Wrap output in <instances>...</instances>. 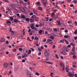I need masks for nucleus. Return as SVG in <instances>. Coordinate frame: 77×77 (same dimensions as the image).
Returning <instances> with one entry per match:
<instances>
[{
    "mask_svg": "<svg viewBox=\"0 0 77 77\" xmlns=\"http://www.w3.org/2000/svg\"><path fill=\"white\" fill-rule=\"evenodd\" d=\"M75 25L76 26H77V21H75Z\"/></svg>",
    "mask_w": 77,
    "mask_h": 77,
    "instance_id": "nucleus-58",
    "label": "nucleus"
},
{
    "mask_svg": "<svg viewBox=\"0 0 77 77\" xmlns=\"http://www.w3.org/2000/svg\"><path fill=\"white\" fill-rule=\"evenodd\" d=\"M70 45H72V46H73V47H75V44H74V43H73V42H72L70 43Z\"/></svg>",
    "mask_w": 77,
    "mask_h": 77,
    "instance_id": "nucleus-29",
    "label": "nucleus"
},
{
    "mask_svg": "<svg viewBox=\"0 0 77 77\" xmlns=\"http://www.w3.org/2000/svg\"><path fill=\"white\" fill-rule=\"evenodd\" d=\"M35 74L37 75H38V76L39 75V73H38V72L35 73Z\"/></svg>",
    "mask_w": 77,
    "mask_h": 77,
    "instance_id": "nucleus-51",
    "label": "nucleus"
},
{
    "mask_svg": "<svg viewBox=\"0 0 77 77\" xmlns=\"http://www.w3.org/2000/svg\"><path fill=\"white\" fill-rule=\"evenodd\" d=\"M26 20L27 21H30V19L29 18H26Z\"/></svg>",
    "mask_w": 77,
    "mask_h": 77,
    "instance_id": "nucleus-44",
    "label": "nucleus"
},
{
    "mask_svg": "<svg viewBox=\"0 0 77 77\" xmlns=\"http://www.w3.org/2000/svg\"><path fill=\"white\" fill-rule=\"evenodd\" d=\"M4 2H9V1L8 0H3Z\"/></svg>",
    "mask_w": 77,
    "mask_h": 77,
    "instance_id": "nucleus-52",
    "label": "nucleus"
},
{
    "mask_svg": "<svg viewBox=\"0 0 77 77\" xmlns=\"http://www.w3.org/2000/svg\"><path fill=\"white\" fill-rule=\"evenodd\" d=\"M66 72H69V68L67 67L66 68Z\"/></svg>",
    "mask_w": 77,
    "mask_h": 77,
    "instance_id": "nucleus-26",
    "label": "nucleus"
},
{
    "mask_svg": "<svg viewBox=\"0 0 77 77\" xmlns=\"http://www.w3.org/2000/svg\"><path fill=\"white\" fill-rule=\"evenodd\" d=\"M66 50H67V47H63V48L62 49V51H66Z\"/></svg>",
    "mask_w": 77,
    "mask_h": 77,
    "instance_id": "nucleus-8",
    "label": "nucleus"
},
{
    "mask_svg": "<svg viewBox=\"0 0 77 77\" xmlns=\"http://www.w3.org/2000/svg\"><path fill=\"white\" fill-rule=\"evenodd\" d=\"M38 9L39 10V11H43V9L41 7H38Z\"/></svg>",
    "mask_w": 77,
    "mask_h": 77,
    "instance_id": "nucleus-17",
    "label": "nucleus"
},
{
    "mask_svg": "<svg viewBox=\"0 0 77 77\" xmlns=\"http://www.w3.org/2000/svg\"><path fill=\"white\" fill-rule=\"evenodd\" d=\"M11 7H12V8H15V5H13V4H11Z\"/></svg>",
    "mask_w": 77,
    "mask_h": 77,
    "instance_id": "nucleus-22",
    "label": "nucleus"
},
{
    "mask_svg": "<svg viewBox=\"0 0 77 77\" xmlns=\"http://www.w3.org/2000/svg\"><path fill=\"white\" fill-rule=\"evenodd\" d=\"M61 54L64 56H66L68 54L67 52H65V51H63L61 52Z\"/></svg>",
    "mask_w": 77,
    "mask_h": 77,
    "instance_id": "nucleus-2",
    "label": "nucleus"
},
{
    "mask_svg": "<svg viewBox=\"0 0 77 77\" xmlns=\"http://www.w3.org/2000/svg\"><path fill=\"white\" fill-rule=\"evenodd\" d=\"M17 50L15 48L13 49V52H16Z\"/></svg>",
    "mask_w": 77,
    "mask_h": 77,
    "instance_id": "nucleus-33",
    "label": "nucleus"
},
{
    "mask_svg": "<svg viewBox=\"0 0 77 77\" xmlns=\"http://www.w3.org/2000/svg\"><path fill=\"white\" fill-rule=\"evenodd\" d=\"M45 62H46V63H48V64H53V62H46V61H45Z\"/></svg>",
    "mask_w": 77,
    "mask_h": 77,
    "instance_id": "nucleus-19",
    "label": "nucleus"
},
{
    "mask_svg": "<svg viewBox=\"0 0 77 77\" xmlns=\"http://www.w3.org/2000/svg\"><path fill=\"white\" fill-rule=\"evenodd\" d=\"M67 1V2L69 3L71 2V0H66Z\"/></svg>",
    "mask_w": 77,
    "mask_h": 77,
    "instance_id": "nucleus-56",
    "label": "nucleus"
},
{
    "mask_svg": "<svg viewBox=\"0 0 77 77\" xmlns=\"http://www.w3.org/2000/svg\"><path fill=\"white\" fill-rule=\"evenodd\" d=\"M30 50H31L32 52H33L34 51H35V49H34L32 48H30Z\"/></svg>",
    "mask_w": 77,
    "mask_h": 77,
    "instance_id": "nucleus-38",
    "label": "nucleus"
},
{
    "mask_svg": "<svg viewBox=\"0 0 77 77\" xmlns=\"http://www.w3.org/2000/svg\"><path fill=\"white\" fill-rule=\"evenodd\" d=\"M57 22H58L57 23V26H60L61 25V23H60V21H57Z\"/></svg>",
    "mask_w": 77,
    "mask_h": 77,
    "instance_id": "nucleus-10",
    "label": "nucleus"
},
{
    "mask_svg": "<svg viewBox=\"0 0 77 77\" xmlns=\"http://www.w3.org/2000/svg\"><path fill=\"white\" fill-rule=\"evenodd\" d=\"M48 53L47 52V51L46 50H45L44 52V54H47Z\"/></svg>",
    "mask_w": 77,
    "mask_h": 77,
    "instance_id": "nucleus-36",
    "label": "nucleus"
},
{
    "mask_svg": "<svg viewBox=\"0 0 77 77\" xmlns=\"http://www.w3.org/2000/svg\"><path fill=\"white\" fill-rule=\"evenodd\" d=\"M47 3V2L45 0V2H43V4L44 5L46 6Z\"/></svg>",
    "mask_w": 77,
    "mask_h": 77,
    "instance_id": "nucleus-14",
    "label": "nucleus"
},
{
    "mask_svg": "<svg viewBox=\"0 0 77 77\" xmlns=\"http://www.w3.org/2000/svg\"><path fill=\"white\" fill-rule=\"evenodd\" d=\"M64 38H68L67 37V35H64Z\"/></svg>",
    "mask_w": 77,
    "mask_h": 77,
    "instance_id": "nucleus-63",
    "label": "nucleus"
},
{
    "mask_svg": "<svg viewBox=\"0 0 77 77\" xmlns=\"http://www.w3.org/2000/svg\"><path fill=\"white\" fill-rule=\"evenodd\" d=\"M36 27H39V25L36 24L35 26Z\"/></svg>",
    "mask_w": 77,
    "mask_h": 77,
    "instance_id": "nucleus-49",
    "label": "nucleus"
},
{
    "mask_svg": "<svg viewBox=\"0 0 77 77\" xmlns=\"http://www.w3.org/2000/svg\"><path fill=\"white\" fill-rule=\"evenodd\" d=\"M74 33L75 34H77V31L76 30V31H75L74 32Z\"/></svg>",
    "mask_w": 77,
    "mask_h": 77,
    "instance_id": "nucleus-64",
    "label": "nucleus"
},
{
    "mask_svg": "<svg viewBox=\"0 0 77 77\" xmlns=\"http://www.w3.org/2000/svg\"><path fill=\"white\" fill-rule=\"evenodd\" d=\"M34 30H36V31H38V28L35 27V28Z\"/></svg>",
    "mask_w": 77,
    "mask_h": 77,
    "instance_id": "nucleus-59",
    "label": "nucleus"
},
{
    "mask_svg": "<svg viewBox=\"0 0 77 77\" xmlns=\"http://www.w3.org/2000/svg\"><path fill=\"white\" fill-rule=\"evenodd\" d=\"M33 13L35 14V15H38V13H37V12L36 11V10L35 9H33Z\"/></svg>",
    "mask_w": 77,
    "mask_h": 77,
    "instance_id": "nucleus-12",
    "label": "nucleus"
},
{
    "mask_svg": "<svg viewBox=\"0 0 77 77\" xmlns=\"http://www.w3.org/2000/svg\"><path fill=\"white\" fill-rule=\"evenodd\" d=\"M18 58L19 59H20L21 58V56H18Z\"/></svg>",
    "mask_w": 77,
    "mask_h": 77,
    "instance_id": "nucleus-55",
    "label": "nucleus"
},
{
    "mask_svg": "<svg viewBox=\"0 0 77 77\" xmlns=\"http://www.w3.org/2000/svg\"><path fill=\"white\" fill-rule=\"evenodd\" d=\"M32 18L34 19L35 18V21L37 22L39 21V17H36L35 15L32 16Z\"/></svg>",
    "mask_w": 77,
    "mask_h": 77,
    "instance_id": "nucleus-1",
    "label": "nucleus"
},
{
    "mask_svg": "<svg viewBox=\"0 0 77 77\" xmlns=\"http://www.w3.org/2000/svg\"><path fill=\"white\" fill-rule=\"evenodd\" d=\"M38 51H42V50L40 48H38Z\"/></svg>",
    "mask_w": 77,
    "mask_h": 77,
    "instance_id": "nucleus-47",
    "label": "nucleus"
},
{
    "mask_svg": "<svg viewBox=\"0 0 77 77\" xmlns=\"http://www.w3.org/2000/svg\"><path fill=\"white\" fill-rule=\"evenodd\" d=\"M50 38L52 39H54V37L53 36H51L50 37Z\"/></svg>",
    "mask_w": 77,
    "mask_h": 77,
    "instance_id": "nucleus-31",
    "label": "nucleus"
},
{
    "mask_svg": "<svg viewBox=\"0 0 77 77\" xmlns=\"http://www.w3.org/2000/svg\"><path fill=\"white\" fill-rule=\"evenodd\" d=\"M58 15H55L54 16V17H56L57 18V17H58V16L59 17V16H60V15H59V13H58Z\"/></svg>",
    "mask_w": 77,
    "mask_h": 77,
    "instance_id": "nucleus-21",
    "label": "nucleus"
},
{
    "mask_svg": "<svg viewBox=\"0 0 77 77\" xmlns=\"http://www.w3.org/2000/svg\"><path fill=\"white\" fill-rule=\"evenodd\" d=\"M46 41L47 39H46V38H43V42H46Z\"/></svg>",
    "mask_w": 77,
    "mask_h": 77,
    "instance_id": "nucleus-32",
    "label": "nucleus"
},
{
    "mask_svg": "<svg viewBox=\"0 0 77 77\" xmlns=\"http://www.w3.org/2000/svg\"><path fill=\"white\" fill-rule=\"evenodd\" d=\"M56 5L54 6L55 8H59V6H57V3H56Z\"/></svg>",
    "mask_w": 77,
    "mask_h": 77,
    "instance_id": "nucleus-28",
    "label": "nucleus"
},
{
    "mask_svg": "<svg viewBox=\"0 0 77 77\" xmlns=\"http://www.w3.org/2000/svg\"><path fill=\"white\" fill-rule=\"evenodd\" d=\"M67 48H70L71 47V45H69L67 46Z\"/></svg>",
    "mask_w": 77,
    "mask_h": 77,
    "instance_id": "nucleus-57",
    "label": "nucleus"
},
{
    "mask_svg": "<svg viewBox=\"0 0 77 77\" xmlns=\"http://www.w3.org/2000/svg\"><path fill=\"white\" fill-rule=\"evenodd\" d=\"M19 51H23V49H22V48H20L19 49Z\"/></svg>",
    "mask_w": 77,
    "mask_h": 77,
    "instance_id": "nucleus-35",
    "label": "nucleus"
},
{
    "mask_svg": "<svg viewBox=\"0 0 77 77\" xmlns=\"http://www.w3.org/2000/svg\"><path fill=\"white\" fill-rule=\"evenodd\" d=\"M70 6V7H74V5H73V4H71Z\"/></svg>",
    "mask_w": 77,
    "mask_h": 77,
    "instance_id": "nucleus-60",
    "label": "nucleus"
},
{
    "mask_svg": "<svg viewBox=\"0 0 77 77\" xmlns=\"http://www.w3.org/2000/svg\"><path fill=\"white\" fill-rule=\"evenodd\" d=\"M58 36H59L60 37H62V35L60 34V33H58Z\"/></svg>",
    "mask_w": 77,
    "mask_h": 77,
    "instance_id": "nucleus-46",
    "label": "nucleus"
},
{
    "mask_svg": "<svg viewBox=\"0 0 77 77\" xmlns=\"http://www.w3.org/2000/svg\"><path fill=\"white\" fill-rule=\"evenodd\" d=\"M43 30H40L39 31V35H42V33Z\"/></svg>",
    "mask_w": 77,
    "mask_h": 77,
    "instance_id": "nucleus-13",
    "label": "nucleus"
},
{
    "mask_svg": "<svg viewBox=\"0 0 77 77\" xmlns=\"http://www.w3.org/2000/svg\"><path fill=\"white\" fill-rule=\"evenodd\" d=\"M34 39L35 40H39V38L37 37H35Z\"/></svg>",
    "mask_w": 77,
    "mask_h": 77,
    "instance_id": "nucleus-42",
    "label": "nucleus"
},
{
    "mask_svg": "<svg viewBox=\"0 0 77 77\" xmlns=\"http://www.w3.org/2000/svg\"><path fill=\"white\" fill-rule=\"evenodd\" d=\"M31 29H33V30H34V29H35V27H34V26L33 25L31 26Z\"/></svg>",
    "mask_w": 77,
    "mask_h": 77,
    "instance_id": "nucleus-24",
    "label": "nucleus"
},
{
    "mask_svg": "<svg viewBox=\"0 0 77 77\" xmlns=\"http://www.w3.org/2000/svg\"><path fill=\"white\" fill-rule=\"evenodd\" d=\"M65 42H66V44H69V42H68V41H67V40H65Z\"/></svg>",
    "mask_w": 77,
    "mask_h": 77,
    "instance_id": "nucleus-37",
    "label": "nucleus"
},
{
    "mask_svg": "<svg viewBox=\"0 0 77 77\" xmlns=\"http://www.w3.org/2000/svg\"><path fill=\"white\" fill-rule=\"evenodd\" d=\"M11 35L12 36H13V37H15V36H16V34H15V33H12L11 34Z\"/></svg>",
    "mask_w": 77,
    "mask_h": 77,
    "instance_id": "nucleus-15",
    "label": "nucleus"
},
{
    "mask_svg": "<svg viewBox=\"0 0 77 77\" xmlns=\"http://www.w3.org/2000/svg\"><path fill=\"white\" fill-rule=\"evenodd\" d=\"M13 3L14 4V5H18V2L17 1H14L13 2Z\"/></svg>",
    "mask_w": 77,
    "mask_h": 77,
    "instance_id": "nucleus-11",
    "label": "nucleus"
},
{
    "mask_svg": "<svg viewBox=\"0 0 77 77\" xmlns=\"http://www.w3.org/2000/svg\"><path fill=\"white\" fill-rule=\"evenodd\" d=\"M52 41V40H51V39H48V42H51Z\"/></svg>",
    "mask_w": 77,
    "mask_h": 77,
    "instance_id": "nucleus-40",
    "label": "nucleus"
},
{
    "mask_svg": "<svg viewBox=\"0 0 77 77\" xmlns=\"http://www.w3.org/2000/svg\"><path fill=\"white\" fill-rule=\"evenodd\" d=\"M41 54V52H39L38 54V56H40Z\"/></svg>",
    "mask_w": 77,
    "mask_h": 77,
    "instance_id": "nucleus-54",
    "label": "nucleus"
},
{
    "mask_svg": "<svg viewBox=\"0 0 77 77\" xmlns=\"http://www.w3.org/2000/svg\"><path fill=\"white\" fill-rule=\"evenodd\" d=\"M69 75L70 77H72V76H73V74L71 73H70L69 74Z\"/></svg>",
    "mask_w": 77,
    "mask_h": 77,
    "instance_id": "nucleus-39",
    "label": "nucleus"
},
{
    "mask_svg": "<svg viewBox=\"0 0 77 77\" xmlns=\"http://www.w3.org/2000/svg\"><path fill=\"white\" fill-rule=\"evenodd\" d=\"M4 66L5 68H7L8 66V63L7 62H5L4 64Z\"/></svg>",
    "mask_w": 77,
    "mask_h": 77,
    "instance_id": "nucleus-3",
    "label": "nucleus"
},
{
    "mask_svg": "<svg viewBox=\"0 0 77 77\" xmlns=\"http://www.w3.org/2000/svg\"><path fill=\"white\" fill-rule=\"evenodd\" d=\"M9 41H6V44H9Z\"/></svg>",
    "mask_w": 77,
    "mask_h": 77,
    "instance_id": "nucleus-45",
    "label": "nucleus"
},
{
    "mask_svg": "<svg viewBox=\"0 0 77 77\" xmlns=\"http://www.w3.org/2000/svg\"><path fill=\"white\" fill-rule=\"evenodd\" d=\"M10 19L11 21L14 20V18L13 17H10Z\"/></svg>",
    "mask_w": 77,
    "mask_h": 77,
    "instance_id": "nucleus-53",
    "label": "nucleus"
},
{
    "mask_svg": "<svg viewBox=\"0 0 77 77\" xmlns=\"http://www.w3.org/2000/svg\"><path fill=\"white\" fill-rule=\"evenodd\" d=\"M47 13H48V14H50V12L49 11V10H47Z\"/></svg>",
    "mask_w": 77,
    "mask_h": 77,
    "instance_id": "nucleus-48",
    "label": "nucleus"
},
{
    "mask_svg": "<svg viewBox=\"0 0 77 77\" xmlns=\"http://www.w3.org/2000/svg\"><path fill=\"white\" fill-rule=\"evenodd\" d=\"M74 2L75 3V4H77V1L76 0Z\"/></svg>",
    "mask_w": 77,
    "mask_h": 77,
    "instance_id": "nucleus-62",
    "label": "nucleus"
},
{
    "mask_svg": "<svg viewBox=\"0 0 77 77\" xmlns=\"http://www.w3.org/2000/svg\"><path fill=\"white\" fill-rule=\"evenodd\" d=\"M30 22L31 23H33L34 22V20L33 19H30Z\"/></svg>",
    "mask_w": 77,
    "mask_h": 77,
    "instance_id": "nucleus-25",
    "label": "nucleus"
},
{
    "mask_svg": "<svg viewBox=\"0 0 77 77\" xmlns=\"http://www.w3.org/2000/svg\"><path fill=\"white\" fill-rule=\"evenodd\" d=\"M7 24H10V23H11V21L10 20H8L7 21V22L6 23Z\"/></svg>",
    "mask_w": 77,
    "mask_h": 77,
    "instance_id": "nucleus-23",
    "label": "nucleus"
},
{
    "mask_svg": "<svg viewBox=\"0 0 77 77\" xmlns=\"http://www.w3.org/2000/svg\"><path fill=\"white\" fill-rule=\"evenodd\" d=\"M74 39L75 40H76L77 39V36L75 37V38H74Z\"/></svg>",
    "mask_w": 77,
    "mask_h": 77,
    "instance_id": "nucleus-61",
    "label": "nucleus"
},
{
    "mask_svg": "<svg viewBox=\"0 0 77 77\" xmlns=\"http://www.w3.org/2000/svg\"><path fill=\"white\" fill-rule=\"evenodd\" d=\"M69 24H72V21H68L67 22Z\"/></svg>",
    "mask_w": 77,
    "mask_h": 77,
    "instance_id": "nucleus-30",
    "label": "nucleus"
},
{
    "mask_svg": "<svg viewBox=\"0 0 77 77\" xmlns=\"http://www.w3.org/2000/svg\"><path fill=\"white\" fill-rule=\"evenodd\" d=\"M72 51L73 53H75V47H73Z\"/></svg>",
    "mask_w": 77,
    "mask_h": 77,
    "instance_id": "nucleus-7",
    "label": "nucleus"
},
{
    "mask_svg": "<svg viewBox=\"0 0 77 77\" xmlns=\"http://www.w3.org/2000/svg\"><path fill=\"white\" fill-rule=\"evenodd\" d=\"M26 9H27V8H26V7H23V11H25V12H23L25 13V12H26Z\"/></svg>",
    "mask_w": 77,
    "mask_h": 77,
    "instance_id": "nucleus-16",
    "label": "nucleus"
},
{
    "mask_svg": "<svg viewBox=\"0 0 77 77\" xmlns=\"http://www.w3.org/2000/svg\"><path fill=\"white\" fill-rule=\"evenodd\" d=\"M72 65V66L73 68H76V67H77V66H76V65H76V63H75V62H74L73 63Z\"/></svg>",
    "mask_w": 77,
    "mask_h": 77,
    "instance_id": "nucleus-5",
    "label": "nucleus"
},
{
    "mask_svg": "<svg viewBox=\"0 0 77 77\" xmlns=\"http://www.w3.org/2000/svg\"><path fill=\"white\" fill-rule=\"evenodd\" d=\"M20 10L22 12H24L25 11L23 10V8L22 7H19Z\"/></svg>",
    "mask_w": 77,
    "mask_h": 77,
    "instance_id": "nucleus-9",
    "label": "nucleus"
},
{
    "mask_svg": "<svg viewBox=\"0 0 77 77\" xmlns=\"http://www.w3.org/2000/svg\"><path fill=\"white\" fill-rule=\"evenodd\" d=\"M25 56V57H27L29 56V54H24Z\"/></svg>",
    "mask_w": 77,
    "mask_h": 77,
    "instance_id": "nucleus-43",
    "label": "nucleus"
},
{
    "mask_svg": "<svg viewBox=\"0 0 77 77\" xmlns=\"http://www.w3.org/2000/svg\"><path fill=\"white\" fill-rule=\"evenodd\" d=\"M52 18L53 20H55L57 18L54 16V17Z\"/></svg>",
    "mask_w": 77,
    "mask_h": 77,
    "instance_id": "nucleus-34",
    "label": "nucleus"
},
{
    "mask_svg": "<svg viewBox=\"0 0 77 77\" xmlns=\"http://www.w3.org/2000/svg\"><path fill=\"white\" fill-rule=\"evenodd\" d=\"M22 18H26V17L24 15H23L22 16Z\"/></svg>",
    "mask_w": 77,
    "mask_h": 77,
    "instance_id": "nucleus-50",
    "label": "nucleus"
},
{
    "mask_svg": "<svg viewBox=\"0 0 77 77\" xmlns=\"http://www.w3.org/2000/svg\"><path fill=\"white\" fill-rule=\"evenodd\" d=\"M60 42H61V43H63V42H64V41L63 40H60Z\"/></svg>",
    "mask_w": 77,
    "mask_h": 77,
    "instance_id": "nucleus-41",
    "label": "nucleus"
},
{
    "mask_svg": "<svg viewBox=\"0 0 77 77\" xmlns=\"http://www.w3.org/2000/svg\"><path fill=\"white\" fill-rule=\"evenodd\" d=\"M14 21L15 23H18V20H17V19H15L14 20Z\"/></svg>",
    "mask_w": 77,
    "mask_h": 77,
    "instance_id": "nucleus-27",
    "label": "nucleus"
},
{
    "mask_svg": "<svg viewBox=\"0 0 77 77\" xmlns=\"http://www.w3.org/2000/svg\"><path fill=\"white\" fill-rule=\"evenodd\" d=\"M49 68L52 71H53L54 69V68L51 66H49Z\"/></svg>",
    "mask_w": 77,
    "mask_h": 77,
    "instance_id": "nucleus-18",
    "label": "nucleus"
},
{
    "mask_svg": "<svg viewBox=\"0 0 77 77\" xmlns=\"http://www.w3.org/2000/svg\"><path fill=\"white\" fill-rule=\"evenodd\" d=\"M1 39L0 41V42L1 43H3L4 42H5V39L4 38H1Z\"/></svg>",
    "mask_w": 77,
    "mask_h": 77,
    "instance_id": "nucleus-4",
    "label": "nucleus"
},
{
    "mask_svg": "<svg viewBox=\"0 0 77 77\" xmlns=\"http://www.w3.org/2000/svg\"><path fill=\"white\" fill-rule=\"evenodd\" d=\"M60 65L61 67H62L63 68H64V67H65V65L62 63H60Z\"/></svg>",
    "mask_w": 77,
    "mask_h": 77,
    "instance_id": "nucleus-6",
    "label": "nucleus"
},
{
    "mask_svg": "<svg viewBox=\"0 0 77 77\" xmlns=\"http://www.w3.org/2000/svg\"><path fill=\"white\" fill-rule=\"evenodd\" d=\"M45 55L46 56V57L47 58H48V57H49V54H48V53L46 54H45Z\"/></svg>",
    "mask_w": 77,
    "mask_h": 77,
    "instance_id": "nucleus-20",
    "label": "nucleus"
}]
</instances>
